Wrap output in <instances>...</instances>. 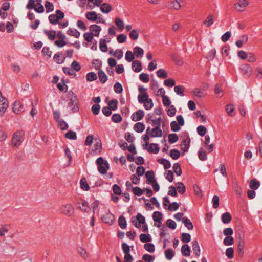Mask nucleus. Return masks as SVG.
Here are the masks:
<instances>
[{
    "label": "nucleus",
    "instance_id": "1",
    "mask_svg": "<svg viewBox=\"0 0 262 262\" xmlns=\"http://www.w3.org/2000/svg\"><path fill=\"white\" fill-rule=\"evenodd\" d=\"M67 107L72 113L77 112L79 110L78 99L76 95L73 92L68 94Z\"/></svg>",
    "mask_w": 262,
    "mask_h": 262
},
{
    "label": "nucleus",
    "instance_id": "2",
    "mask_svg": "<svg viewBox=\"0 0 262 262\" xmlns=\"http://www.w3.org/2000/svg\"><path fill=\"white\" fill-rule=\"evenodd\" d=\"M24 133L21 131H16L13 135L12 142L15 147L20 146L24 140Z\"/></svg>",
    "mask_w": 262,
    "mask_h": 262
},
{
    "label": "nucleus",
    "instance_id": "3",
    "mask_svg": "<svg viewBox=\"0 0 262 262\" xmlns=\"http://www.w3.org/2000/svg\"><path fill=\"white\" fill-rule=\"evenodd\" d=\"M249 5L248 0H237L234 4L235 9L238 12L244 11L247 7Z\"/></svg>",
    "mask_w": 262,
    "mask_h": 262
},
{
    "label": "nucleus",
    "instance_id": "4",
    "mask_svg": "<svg viewBox=\"0 0 262 262\" xmlns=\"http://www.w3.org/2000/svg\"><path fill=\"white\" fill-rule=\"evenodd\" d=\"M60 211L64 215L71 216L74 213V207L71 204L63 205L61 206Z\"/></svg>",
    "mask_w": 262,
    "mask_h": 262
},
{
    "label": "nucleus",
    "instance_id": "5",
    "mask_svg": "<svg viewBox=\"0 0 262 262\" xmlns=\"http://www.w3.org/2000/svg\"><path fill=\"white\" fill-rule=\"evenodd\" d=\"M145 218L141 214L138 213L136 217H132V222L133 224L137 228L141 227V223H144Z\"/></svg>",
    "mask_w": 262,
    "mask_h": 262
},
{
    "label": "nucleus",
    "instance_id": "6",
    "mask_svg": "<svg viewBox=\"0 0 262 262\" xmlns=\"http://www.w3.org/2000/svg\"><path fill=\"white\" fill-rule=\"evenodd\" d=\"M9 105L8 101L2 95L0 91V116H3L8 108Z\"/></svg>",
    "mask_w": 262,
    "mask_h": 262
},
{
    "label": "nucleus",
    "instance_id": "7",
    "mask_svg": "<svg viewBox=\"0 0 262 262\" xmlns=\"http://www.w3.org/2000/svg\"><path fill=\"white\" fill-rule=\"evenodd\" d=\"M76 205L83 212H89L90 210L88 202L84 200H79L76 203Z\"/></svg>",
    "mask_w": 262,
    "mask_h": 262
},
{
    "label": "nucleus",
    "instance_id": "8",
    "mask_svg": "<svg viewBox=\"0 0 262 262\" xmlns=\"http://www.w3.org/2000/svg\"><path fill=\"white\" fill-rule=\"evenodd\" d=\"M185 139H183L181 144V148L184 152H187L190 147V139L187 133H185Z\"/></svg>",
    "mask_w": 262,
    "mask_h": 262
},
{
    "label": "nucleus",
    "instance_id": "9",
    "mask_svg": "<svg viewBox=\"0 0 262 262\" xmlns=\"http://www.w3.org/2000/svg\"><path fill=\"white\" fill-rule=\"evenodd\" d=\"M180 1H181V0L169 1L166 3V7L169 9H173L176 10H179L181 7L180 4Z\"/></svg>",
    "mask_w": 262,
    "mask_h": 262
},
{
    "label": "nucleus",
    "instance_id": "10",
    "mask_svg": "<svg viewBox=\"0 0 262 262\" xmlns=\"http://www.w3.org/2000/svg\"><path fill=\"white\" fill-rule=\"evenodd\" d=\"M25 111L24 105L19 101H15L13 105V111L15 114H21Z\"/></svg>",
    "mask_w": 262,
    "mask_h": 262
},
{
    "label": "nucleus",
    "instance_id": "11",
    "mask_svg": "<svg viewBox=\"0 0 262 262\" xmlns=\"http://www.w3.org/2000/svg\"><path fill=\"white\" fill-rule=\"evenodd\" d=\"M102 220L106 224L112 225L114 223V215L108 211L102 216Z\"/></svg>",
    "mask_w": 262,
    "mask_h": 262
},
{
    "label": "nucleus",
    "instance_id": "12",
    "mask_svg": "<svg viewBox=\"0 0 262 262\" xmlns=\"http://www.w3.org/2000/svg\"><path fill=\"white\" fill-rule=\"evenodd\" d=\"M144 116V111L142 110H139L132 115L131 118L134 121H138L141 120Z\"/></svg>",
    "mask_w": 262,
    "mask_h": 262
},
{
    "label": "nucleus",
    "instance_id": "13",
    "mask_svg": "<svg viewBox=\"0 0 262 262\" xmlns=\"http://www.w3.org/2000/svg\"><path fill=\"white\" fill-rule=\"evenodd\" d=\"M101 30V27L95 24L92 25L90 27V31L94 36H99Z\"/></svg>",
    "mask_w": 262,
    "mask_h": 262
},
{
    "label": "nucleus",
    "instance_id": "14",
    "mask_svg": "<svg viewBox=\"0 0 262 262\" xmlns=\"http://www.w3.org/2000/svg\"><path fill=\"white\" fill-rule=\"evenodd\" d=\"M240 69L244 73L246 74L248 76H250L252 73V68L248 64H244L242 65Z\"/></svg>",
    "mask_w": 262,
    "mask_h": 262
},
{
    "label": "nucleus",
    "instance_id": "15",
    "mask_svg": "<svg viewBox=\"0 0 262 262\" xmlns=\"http://www.w3.org/2000/svg\"><path fill=\"white\" fill-rule=\"evenodd\" d=\"M85 16L87 19L92 22L96 21L98 18V14L95 11L87 12Z\"/></svg>",
    "mask_w": 262,
    "mask_h": 262
},
{
    "label": "nucleus",
    "instance_id": "16",
    "mask_svg": "<svg viewBox=\"0 0 262 262\" xmlns=\"http://www.w3.org/2000/svg\"><path fill=\"white\" fill-rule=\"evenodd\" d=\"M162 136V131L159 127H155L151 129L150 137H160Z\"/></svg>",
    "mask_w": 262,
    "mask_h": 262
},
{
    "label": "nucleus",
    "instance_id": "17",
    "mask_svg": "<svg viewBox=\"0 0 262 262\" xmlns=\"http://www.w3.org/2000/svg\"><path fill=\"white\" fill-rule=\"evenodd\" d=\"M248 40V36L247 35H243L240 37L239 39L235 42V45L238 48H241L243 44L246 43Z\"/></svg>",
    "mask_w": 262,
    "mask_h": 262
},
{
    "label": "nucleus",
    "instance_id": "18",
    "mask_svg": "<svg viewBox=\"0 0 262 262\" xmlns=\"http://www.w3.org/2000/svg\"><path fill=\"white\" fill-rule=\"evenodd\" d=\"M132 68V70L136 73L140 72L142 69L141 63L138 60H135L133 62Z\"/></svg>",
    "mask_w": 262,
    "mask_h": 262
},
{
    "label": "nucleus",
    "instance_id": "19",
    "mask_svg": "<svg viewBox=\"0 0 262 262\" xmlns=\"http://www.w3.org/2000/svg\"><path fill=\"white\" fill-rule=\"evenodd\" d=\"M108 168L109 164L106 161H105L104 164L98 166V171L102 174H105Z\"/></svg>",
    "mask_w": 262,
    "mask_h": 262
},
{
    "label": "nucleus",
    "instance_id": "20",
    "mask_svg": "<svg viewBox=\"0 0 262 262\" xmlns=\"http://www.w3.org/2000/svg\"><path fill=\"white\" fill-rule=\"evenodd\" d=\"M43 33L47 36L48 38L51 41H53L55 39L56 33L55 30H51L50 31L44 30Z\"/></svg>",
    "mask_w": 262,
    "mask_h": 262
},
{
    "label": "nucleus",
    "instance_id": "21",
    "mask_svg": "<svg viewBox=\"0 0 262 262\" xmlns=\"http://www.w3.org/2000/svg\"><path fill=\"white\" fill-rule=\"evenodd\" d=\"M133 51L134 55L137 58L142 57L144 54L143 49L138 46L135 47L133 49Z\"/></svg>",
    "mask_w": 262,
    "mask_h": 262
},
{
    "label": "nucleus",
    "instance_id": "22",
    "mask_svg": "<svg viewBox=\"0 0 262 262\" xmlns=\"http://www.w3.org/2000/svg\"><path fill=\"white\" fill-rule=\"evenodd\" d=\"M157 162L163 165L165 169H168L171 167V163L169 160L164 158H160L157 160Z\"/></svg>",
    "mask_w": 262,
    "mask_h": 262
},
{
    "label": "nucleus",
    "instance_id": "23",
    "mask_svg": "<svg viewBox=\"0 0 262 262\" xmlns=\"http://www.w3.org/2000/svg\"><path fill=\"white\" fill-rule=\"evenodd\" d=\"M112 9L111 6L107 3H103L100 7L101 11L105 14H107L110 12Z\"/></svg>",
    "mask_w": 262,
    "mask_h": 262
},
{
    "label": "nucleus",
    "instance_id": "24",
    "mask_svg": "<svg viewBox=\"0 0 262 262\" xmlns=\"http://www.w3.org/2000/svg\"><path fill=\"white\" fill-rule=\"evenodd\" d=\"M222 222L224 224H228L232 219L231 214L229 212L224 213L221 216Z\"/></svg>",
    "mask_w": 262,
    "mask_h": 262
},
{
    "label": "nucleus",
    "instance_id": "25",
    "mask_svg": "<svg viewBox=\"0 0 262 262\" xmlns=\"http://www.w3.org/2000/svg\"><path fill=\"white\" fill-rule=\"evenodd\" d=\"M147 150L149 153L157 154L159 151V147L158 144L151 143L150 144Z\"/></svg>",
    "mask_w": 262,
    "mask_h": 262
},
{
    "label": "nucleus",
    "instance_id": "26",
    "mask_svg": "<svg viewBox=\"0 0 262 262\" xmlns=\"http://www.w3.org/2000/svg\"><path fill=\"white\" fill-rule=\"evenodd\" d=\"M260 186V182L255 179H252L249 182V187L252 190H256Z\"/></svg>",
    "mask_w": 262,
    "mask_h": 262
},
{
    "label": "nucleus",
    "instance_id": "27",
    "mask_svg": "<svg viewBox=\"0 0 262 262\" xmlns=\"http://www.w3.org/2000/svg\"><path fill=\"white\" fill-rule=\"evenodd\" d=\"M68 35L74 36L77 38H79L80 33L75 28H70L67 32Z\"/></svg>",
    "mask_w": 262,
    "mask_h": 262
},
{
    "label": "nucleus",
    "instance_id": "28",
    "mask_svg": "<svg viewBox=\"0 0 262 262\" xmlns=\"http://www.w3.org/2000/svg\"><path fill=\"white\" fill-rule=\"evenodd\" d=\"M190 248L188 245H183L181 248V252L183 256H189L190 255Z\"/></svg>",
    "mask_w": 262,
    "mask_h": 262
},
{
    "label": "nucleus",
    "instance_id": "29",
    "mask_svg": "<svg viewBox=\"0 0 262 262\" xmlns=\"http://www.w3.org/2000/svg\"><path fill=\"white\" fill-rule=\"evenodd\" d=\"M145 177L147 179V183L150 184L154 181L155 174L153 171H148L145 173Z\"/></svg>",
    "mask_w": 262,
    "mask_h": 262
},
{
    "label": "nucleus",
    "instance_id": "30",
    "mask_svg": "<svg viewBox=\"0 0 262 262\" xmlns=\"http://www.w3.org/2000/svg\"><path fill=\"white\" fill-rule=\"evenodd\" d=\"M192 247L194 253L196 256H199L200 255V248L198 242L197 241H193Z\"/></svg>",
    "mask_w": 262,
    "mask_h": 262
},
{
    "label": "nucleus",
    "instance_id": "31",
    "mask_svg": "<svg viewBox=\"0 0 262 262\" xmlns=\"http://www.w3.org/2000/svg\"><path fill=\"white\" fill-rule=\"evenodd\" d=\"M65 58L66 57L64 55L59 53H56L54 56V59L58 64L62 63L63 62Z\"/></svg>",
    "mask_w": 262,
    "mask_h": 262
},
{
    "label": "nucleus",
    "instance_id": "32",
    "mask_svg": "<svg viewBox=\"0 0 262 262\" xmlns=\"http://www.w3.org/2000/svg\"><path fill=\"white\" fill-rule=\"evenodd\" d=\"M152 218L155 222L162 224V214L161 212L157 211H155L152 214Z\"/></svg>",
    "mask_w": 262,
    "mask_h": 262
},
{
    "label": "nucleus",
    "instance_id": "33",
    "mask_svg": "<svg viewBox=\"0 0 262 262\" xmlns=\"http://www.w3.org/2000/svg\"><path fill=\"white\" fill-rule=\"evenodd\" d=\"M183 223L188 230H191L193 229V225L190 220L187 217L183 218Z\"/></svg>",
    "mask_w": 262,
    "mask_h": 262
},
{
    "label": "nucleus",
    "instance_id": "34",
    "mask_svg": "<svg viewBox=\"0 0 262 262\" xmlns=\"http://www.w3.org/2000/svg\"><path fill=\"white\" fill-rule=\"evenodd\" d=\"M193 94L194 96L199 98L204 97L206 95V93L205 92L199 88L194 89L193 90Z\"/></svg>",
    "mask_w": 262,
    "mask_h": 262
},
{
    "label": "nucleus",
    "instance_id": "35",
    "mask_svg": "<svg viewBox=\"0 0 262 262\" xmlns=\"http://www.w3.org/2000/svg\"><path fill=\"white\" fill-rule=\"evenodd\" d=\"M98 77L101 82L104 83L107 80V76L105 73L102 70H99L98 71Z\"/></svg>",
    "mask_w": 262,
    "mask_h": 262
},
{
    "label": "nucleus",
    "instance_id": "36",
    "mask_svg": "<svg viewBox=\"0 0 262 262\" xmlns=\"http://www.w3.org/2000/svg\"><path fill=\"white\" fill-rule=\"evenodd\" d=\"M100 50L102 52H106L107 51V46L106 43V40L105 39H100L99 41Z\"/></svg>",
    "mask_w": 262,
    "mask_h": 262
},
{
    "label": "nucleus",
    "instance_id": "37",
    "mask_svg": "<svg viewBox=\"0 0 262 262\" xmlns=\"http://www.w3.org/2000/svg\"><path fill=\"white\" fill-rule=\"evenodd\" d=\"M145 129V125L143 123L137 122L134 125V130L137 133H142Z\"/></svg>",
    "mask_w": 262,
    "mask_h": 262
},
{
    "label": "nucleus",
    "instance_id": "38",
    "mask_svg": "<svg viewBox=\"0 0 262 262\" xmlns=\"http://www.w3.org/2000/svg\"><path fill=\"white\" fill-rule=\"evenodd\" d=\"M118 224L120 227L122 229H124L126 228V221L125 218L123 215H121L119 217Z\"/></svg>",
    "mask_w": 262,
    "mask_h": 262
},
{
    "label": "nucleus",
    "instance_id": "39",
    "mask_svg": "<svg viewBox=\"0 0 262 262\" xmlns=\"http://www.w3.org/2000/svg\"><path fill=\"white\" fill-rule=\"evenodd\" d=\"M95 144L94 145L95 151L96 152H100L101 149H102V144L100 139L98 138L95 139Z\"/></svg>",
    "mask_w": 262,
    "mask_h": 262
},
{
    "label": "nucleus",
    "instance_id": "40",
    "mask_svg": "<svg viewBox=\"0 0 262 262\" xmlns=\"http://www.w3.org/2000/svg\"><path fill=\"white\" fill-rule=\"evenodd\" d=\"M139 238L142 243H146L151 241V236L149 234L142 233L139 236Z\"/></svg>",
    "mask_w": 262,
    "mask_h": 262
},
{
    "label": "nucleus",
    "instance_id": "41",
    "mask_svg": "<svg viewBox=\"0 0 262 262\" xmlns=\"http://www.w3.org/2000/svg\"><path fill=\"white\" fill-rule=\"evenodd\" d=\"M143 104L144 108L146 110H149L151 109L154 106L152 99L149 98L146 99V100Z\"/></svg>",
    "mask_w": 262,
    "mask_h": 262
},
{
    "label": "nucleus",
    "instance_id": "42",
    "mask_svg": "<svg viewBox=\"0 0 262 262\" xmlns=\"http://www.w3.org/2000/svg\"><path fill=\"white\" fill-rule=\"evenodd\" d=\"M165 256L167 259L171 260L174 256V252L171 249H168L165 251Z\"/></svg>",
    "mask_w": 262,
    "mask_h": 262
},
{
    "label": "nucleus",
    "instance_id": "43",
    "mask_svg": "<svg viewBox=\"0 0 262 262\" xmlns=\"http://www.w3.org/2000/svg\"><path fill=\"white\" fill-rule=\"evenodd\" d=\"M139 31L137 29L131 30L129 34V37L134 40H137L139 37Z\"/></svg>",
    "mask_w": 262,
    "mask_h": 262
},
{
    "label": "nucleus",
    "instance_id": "44",
    "mask_svg": "<svg viewBox=\"0 0 262 262\" xmlns=\"http://www.w3.org/2000/svg\"><path fill=\"white\" fill-rule=\"evenodd\" d=\"M174 91L177 95H178L180 96L183 97L184 96V88L182 86H180V85L175 86L174 88Z\"/></svg>",
    "mask_w": 262,
    "mask_h": 262
},
{
    "label": "nucleus",
    "instance_id": "45",
    "mask_svg": "<svg viewBox=\"0 0 262 262\" xmlns=\"http://www.w3.org/2000/svg\"><path fill=\"white\" fill-rule=\"evenodd\" d=\"M173 169L178 176H180L182 174V171L179 163H174L173 165Z\"/></svg>",
    "mask_w": 262,
    "mask_h": 262
},
{
    "label": "nucleus",
    "instance_id": "46",
    "mask_svg": "<svg viewBox=\"0 0 262 262\" xmlns=\"http://www.w3.org/2000/svg\"><path fill=\"white\" fill-rule=\"evenodd\" d=\"M157 75L160 78H166L168 76L167 72L163 69L158 70L156 72Z\"/></svg>",
    "mask_w": 262,
    "mask_h": 262
},
{
    "label": "nucleus",
    "instance_id": "47",
    "mask_svg": "<svg viewBox=\"0 0 262 262\" xmlns=\"http://www.w3.org/2000/svg\"><path fill=\"white\" fill-rule=\"evenodd\" d=\"M204 23L206 27H210L213 23V15L212 14H209Z\"/></svg>",
    "mask_w": 262,
    "mask_h": 262
},
{
    "label": "nucleus",
    "instance_id": "48",
    "mask_svg": "<svg viewBox=\"0 0 262 262\" xmlns=\"http://www.w3.org/2000/svg\"><path fill=\"white\" fill-rule=\"evenodd\" d=\"M226 111L229 116H233L235 114V108L231 104H228L226 105Z\"/></svg>",
    "mask_w": 262,
    "mask_h": 262
},
{
    "label": "nucleus",
    "instance_id": "49",
    "mask_svg": "<svg viewBox=\"0 0 262 262\" xmlns=\"http://www.w3.org/2000/svg\"><path fill=\"white\" fill-rule=\"evenodd\" d=\"M198 156L199 159L201 161H205L207 159V156L206 151L203 148H200L198 151Z\"/></svg>",
    "mask_w": 262,
    "mask_h": 262
},
{
    "label": "nucleus",
    "instance_id": "50",
    "mask_svg": "<svg viewBox=\"0 0 262 262\" xmlns=\"http://www.w3.org/2000/svg\"><path fill=\"white\" fill-rule=\"evenodd\" d=\"M67 138L70 140H76L77 139V134L75 132L72 130L68 131L65 135Z\"/></svg>",
    "mask_w": 262,
    "mask_h": 262
},
{
    "label": "nucleus",
    "instance_id": "51",
    "mask_svg": "<svg viewBox=\"0 0 262 262\" xmlns=\"http://www.w3.org/2000/svg\"><path fill=\"white\" fill-rule=\"evenodd\" d=\"M170 155L173 159L177 160L180 156V152L177 149H172L170 150Z\"/></svg>",
    "mask_w": 262,
    "mask_h": 262
},
{
    "label": "nucleus",
    "instance_id": "52",
    "mask_svg": "<svg viewBox=\"0 0 262 262\" xmlns=\"http://www.w3.org/2000/svg\"><path fill=\"white\" fill-rule=\"evenodd\" d=\"M139 79L144 83H147L149 81V75L147 73H142L139 75Z\"/></svg>",
    "mask_w": 262,
    "mask_h": 262
},
{
    "label": "nucleus",
    "instance_id": "53",
    "mask_svg": "<svg viewBox=\"0 0 262 262\" xmlns=\"http://www.w3.org/2000/svg\"><path fill=\"white\" fill-rule=\"evenodd\" d=\"M135 55L130 51H127L125 54V59L128 62H130L132 61H134V59H135Z\"/></svg>",
    "mask_w": 262,
    "mask_h": 262
},
{
    "label": "nucleus",
    "instance_id": "54",
    "mask_svg": "<svg viewBox=\"0 0 262 262\" xmlns=\"http://www.w3.org/2000/svg\"><path fill=\"white\" fill-rule=\"evenodd\" d=\"M180 125L176 121H173L170 123L171 130L172 132H178L180 129Z\"/></svg>",
    "mask_w": 262,
    "mask_h": 262
},
{
    "label": "nucleus",
    "instance_id": "55",
    "mask_svg": "<svg viewBox=\"0 0 262 262\" xmlns=\"http://www.w3.org/2000/svg\"><path fill=\"white\" fill-rule=\"evenodd\" d=\"M97 78V75L94 72H89L86 75V79L88 81H93Z\"/></svg>",
    "mask_w": 262,
    "mask_h": 262
},
{
    "label": "nucleus",
    "instance_id": "56",
    "mask_svg": "<svg viewBox=\"0 0 262 262\" xmlns=\"http://www.w3.org/2000/svg\"><path fill=\"white\" fill-rule=\"evenodd\" d=\"M80 184L81 188L84 190L87 191L89 189L90 187L88 185L85 178H83L80 181Z\"/></svg>",
    "mask_w": 262,
    "mask_h": 262
},
{
    "label": "nucleus",
    "instance_id": "57",
    "mask_svg": "<svg viewBox=\"0 0 262 262\" xmlns=\"http://www.w3.org/2000/svg\"><path fill=\"white\" fill-rule=\"evenodd\" d=\"M144 248L147 251L150 253H153L155 250V245L151 243H146Z\"/></svg>",
    "mask_w": 262,
    "mask_h": 262
},
{
    "label": "nucleus",
    "instance_id": "58",
    "mask_svg": "<svg viewBox=\"0 0 262 262\" xmlns=\"http://www.w3.org/2000/svg\"><path fill=\"white\" fill-rule=\"evenodd\" d=\"M57 122L61 129L64 130L68 128L69 126L68 123L62 119L58 121Z\"/></svg>",
    "mask_w": 262,
    "mask_h": 262
},
{
    "label": "nucleus",
    "instance_id": "59",
    "mask_svg": "<svg viewBox=\"0 0 262 262\" xmlns=\"http://www.w3.org/2000/svg\"><path fill=\"white\" fill-rule=\"evenodd\" d=\"M114 90L116 93L120 94L123 91V88L121 83L117 82L114 85Z\"/></svg>",
    "mask_w": 262,
    "mask_h": 262
},
{
    "label": "nucleus",
    "instance_id": "60",
    "mask_svg": "<svg viewBox=\"0 0 262 262\" xmlns=\"http://www.w3.org/2000/svg\"><path fill=\"white\" fill-rule=\"evenodd\" d=\"M149 97L147 93L139 94L138 96V100L140 103L143 104Z\"/></svg>",
    "mask_w": 262,
    "mask_h": 262
},
{
    "label": "nucleus",
    "instance_id": "61",
    "mask_svg": "<svg viewBox=\"0 0 262 262\" xmlns=\"http://www.w3.org/2000/svg\"><path fill=\"white\" fill-rule=\"evenodd\" d=\"M179 137L176 134H170L168 136V140L170 143H174L178 141Z\"/></svg>",
    "mask_w": 262,
    "mask_h": 262
},
{
    "label": "nucleus",
    "instance_id": "62",
    "mask_svg": "<svg viewBox=\"0 0 262 262\" xmlns=\"http://www.w3.org/2000/svg\"><path fill=\"white\" fill-rule=\"evenodd\" d=\"M49 22L52 25H56L59 23V19L55 14H51L48 17Z\"/></svg>",
    "mask_w": 262,
    "mask_h": 262
},
{
    "label": "nucleus",
    "instance_id": "63",
    "mask_svg": "<svg viewBox=\"0 0 262 262\" xmlns=\"http://www.w3.org/2000/svg\"><path fill=\"white\" fill-rule=\"evenodd\" d=\"M46 12L49 13L54 10V6L53 4L49 1H46L45 4Z\"/></svg>",
    "mask_w": 262,
    "mask_h": 262
},
{
    "label": "nucleus",
    "instance_id": "64",
    "mask_svg": "<svg viewBox=\"0 0 262 262\" xmlns=\"http://www.w3.org/2000/svg\"><path fill=\"white\" fill-rule=\"evenodd\" d=\"M142 259L145 262H153L155 259V257L154 256L148 254H145L143 255Z\"/></svg>",
    "mask_w": 262,
    "mask_h": 262
}]
</instances>
